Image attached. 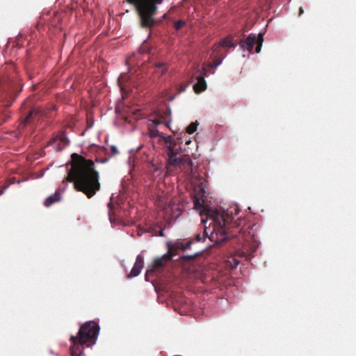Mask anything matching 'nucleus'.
<instances>
[{
    "instance_id": "nucleus-32",
    "label": "nucleus",
    "mask_w": 356,
    "mask_h": 356,
    "mask_svg": "<svg viewBox=\"0 0 356 356\" xmlns=\"http://www.w3.org/2000/svg\"><path fill=\"white\" fill-rule=\"evenodd\" d=\"M170 170V169H167V173H169Z\"/></svg>"
},
{
    "instance_id": "nucleus-5",
    "label": "nucleus",
    "mask_w": 356,
    "mask_h": 356,
    "mask_svg": "<svg viewBox=\"0 0 356 356\" xmlns=\"http://www.w3.org/2000/svg\"><path fill=\"white\" fill-rule=\"evenodd\" d=\"M19 89V84L10 77H0V102L3 106L9 107L15 100Z\"/></svg>"
},
{
    "instance_id": "nucleus-15",
    "label": "nucleus",
    "mask_w": 356,
    "mask_h": 356,
    "mask_svg": "<svg viewBox=\"0 0 356 356\" xmlns=\"http://www.w3.org/2000/svg\"><path fill=\"white\" fill-rule=\"evenodd\" d=\"M65 190V186L61 188V187H59L58 189L52 195H49L44 201V206L47 207H50L55 202H57L60 200L61 195H60V191Z\"/></svg>"
},
{
    "instance_id": "nucleus-30",
    "label": "nucleus",
    "mask_w": 356,
    "mask_h": 356,
    "mask_svg": "<svg viewBox=\"0 0 356 356\" xmlns=\"http://www.w3.org/2000/svg\"><path fill=\"white\" fill-rule=\"evenodd\" d=\"M234 266H236L239 264V261L236 260V259H234Z\"/></svg>"
},
{
    "instance_id": "nucleus-3",
    "label": "nucleus",
    "mask_w": 356,
    "mask_h": 356,
    "mask_svg": "<svg viewBox=\"0 0 356 356\" xmlns=\"http://www.w3.org/2000/svg\"><path fill=\"white\" fill-rule=\"evenodd\" d=\"M99 330V325L94 321L83 323L79 327L77 335L70 336V341L72 345L70 347V353H72V350H75L77 348L81 353H84L83 346L90 347L96 343Z\"/></svg>"
},
{
    "instance_id": "nucleus-9",
    "label": "nucleus",
    "mask_w": 356,
    "mask_h": 356,
    "mask_svg": "<svg viewBox=\"0 0 356 356\" xmlns=\"http://www.w3.org/2000/svg\"><path fill=\"white\" fill-rule=\"evenodd\" d=\"M166 145V155L170 162H175L174 155L179 154V147H177V142L171 136H165L163 134L160 136Z\"/></svg>"
},
{
    "instance_id": "nucleus-11",
    "label": "nucleus",
    "mask_w": 356,
    "mask_h": 356,
    "mask_svg": "<svg viewBox=\"0 0 356 356\" xmlns=\"http://www.w3.org/2000/svg\"><path fill=\"white\" fill-rule=\"evenodd\" d=\"M69 144V140L64 131L55 135L49 142V145L53 146L56 151H61Z\"/></svg>"
},
{
    "instance_id": "nucleus-31",
    "label": "nucleus",
    "mask_w": 356,
    "mask_h": 356,
    "mask_svg": "<svg viewBox=\"0 0 356 356\" xmlns=\"http://www.w3.org/2000/svg\"><path fill=\"white\" fill-rule=\"evenodd\" d=\"M167 15H167L166 13H165V14H164V15H163V19H165V18L167 17Z\"/></svg>"
},
{
    "instance_id": "nucleus-29",
    "label": "nucleus",
    "mask_w": 356,
    "mask_h": 356,
    "mask_svg": "<svg viewBox=\"0 0 356 356\" xmlns=\"http://www.w3.org/2000/svg\"><path fill=\"white\" fill-rule=\"evenodd\" d=\"M303 13H304V10H303L302 7H300V8H299V13H298V15H299V16H300L301 15H302V14H303Z\"/></svg>"
},
{
    "instance_id": "nucleus-14",
    "label": "nucleus",
    "mask_w": 356,
    "mask_h": 356,
    "mask_svg": "<svg viewBox=\"0 0 356 356\" xmlns=\"http://www.w3.org/2000/svg\"><path fill=\"white\" fill-rule=\"evenodd\" d=\"M143 264L144 260L143 256L140 254L138 255L131 273L129 275V277H132L138 276L143 268Z\"/></svg>"
},
{
    "instance_id": "nucleus-17",
    "label": "nucleus",
    "mask_w": 356,
    "mask_h": 356,
    "mask_svg": "<svg viewBox=\"0 0 356 356\" xmlns=\"http://www.w3.org/2000/svg\"><path fill=\"white\" fill-rule=\"evenodd\" d=\"M165 117L166 114H157L154 119L150 120V122H152L153 125L156 127L161 124H164L169 127V122L166 121Z\"/></svg>"
},
{
    "instance_id": "nucleus-27",
    "label": "nucleus",
    "mask_w": 356,
    "mask_h": 356,
    "mask_svg": "<svg viewBox=\"0 0 356 356\" xmlns=\"http://www.w3.org/2000/svg\"><path fill=\"white\" fill-rule=\"evenodd\" d=\"M194 204H195V207H203V206H202V204H201L200 203L199 200H198V199H197V198L195 200V201H194Z\"/></svg>"
},
{
    "instance_id": "nucleus-1",
    "label": "nucleus",
    "mask_w": 356,
    "mask_h": 356,
    "mask_svg": "<svg viewBox=\"0 0 356 356\" xmlns=\"http://www.w3.org/2000/svg\"><path fill=\"white\" fill-rule=\"evenodd\" d=\"M70 168L63 184L71 182L76 191L82 192L88 198L93 197L100 190L99 174L91 159L73 153L70 161Z\"/></svg>"
},
{
    "instance_id": "nucleus-20",
    "label": "nucleus",
    "mask_w": 356,
    "mask_h": 356,
    "mask_svg": "<svg viewBox=\"0 0 356 356\" xmlns=\"http://www.w3.org/2000/svg\"><path fill=\"white\" fill-rule=\"evenodd\" d=\"M247 229H249L248 232L243 230V228L241 229L238 232L239 234V236H241V237L243 238L245 241H248L252 239V237L253 236L254 234L251 233L252 229L250 228V226H248Z\"/></svg>"
},
{
    "instance_id": "nucleus-21",
    "label": "nucleus",
    "mask_w": 356,
    "mask_h": 356,
    "mask_svg": "<svg viewBox=\"0 0 356 356\" xmlns=\"http://www.w3.org/2000/svg\"><path fill=\"white\" fill-rule=\"evenodd\" d=\"M148 129H149V136L152 138H155V137H157V136H161V134H162L156 128V126H152V125L149 124V127H148Z\"/></svg>"
},
{
    "instance_id": "nucleus-12",
    "label": "nucleus",
    "mask_w": 356,
    "mask_h": 356,
    "mask_svg": "<svg viewBox=\"0 0 356 356\" xmlns=\"http://www.w3.org/2000/svg\"><path fill=\"white\" fill-rule=\"evenodd\" d=\"M234 37L231 35L222 39L218 44L213 46V51L215 54H220L221 52V47L234 48L236 44L233 42Z\"/></svg>"
},
{
    "instance_id": "nucleus-8",
    "label": "nucleus",
    "mask_w": 356,
    "mask_h": 356,
    "mask_svg": "<svg viewBox=\"0 0 356 356\" xmlns=\"http://www.w3.org/2000/svg\"><path fill=\"white\" fill-rule=\"evenodd\" d=\"M173 258L172 253H171V250L168 248V252L163 254L162 257L156 258L152 264V266L147 270L146 272V277L149 275H152L155 270L161 271L164 268V266L170 262Z\"/></svg>"
},
{
    "instance_id": "nucleus-19",
    "label": "nucleus",
    "mask_w": 356,
    "mask_h": 356,
    "mask_svg": "<svg viewBox=\"0 0 356 356\" xmlns=\"http://www.w3.org/2000/svg\"><path fill=\"white\" fill-rule=\"evenodd\" d=\"M43 115H44V112L42 109H39V108L33 109L31 111H30L29 114L25 118L23 123L25 125L26 124L31 122V120H33V118L35 115L42 116Z\"/></svg>"
},
{
    "instance_id": "nucleus-6",
    "label": "nucleus",
    "mask_w": 356,
    "mask_h": 356,
    "mask_svg": "<svg viewBox=\"0 0 356 356\" xmlns=\"http://www.w3.org/2000/svg\"><path fill=\"white\" fill-rule=\"evenodd\" d=\"M263 42L264 34L262 33H259L258 35L251 33L245 39L239 42V46L242 50H247L251 53L254 45L256 44L255 52L258 54L261 51Z\"/></svg>"
},
{
    "instance_id": "nucleus-2",
    "label": "nucleus",
    "mask_w": 356,
    "mask_h": 356,
    "mask_svg": "<svg viewBox=\"0 0 356 356\" xmlns=\"http://www.w3.org/2000/svg\"><path fill=\"white\" fill-rule=\"evenodd\" d=\"M233 219V216L224 210H207L206 219H202V222L204 224V233L196 234L195 241H201L209 237L211 241L221 243L236 236V234L229 229L236 228L239 224L236 221L232 222Z\"/></svg>"
},
{
    "instance_id": "nucleus-16",
    "label": "nucleus",
    "mask_w": 356,
    "mask_h": 356,
    "mask_svg": "<svg viewBox=\"0 0 356 356\" xmlns=\"http://www.w3.org/2000/svg\"><path fill=\"white\" fill-rule=\"evenodd\" d=\"M216 55L213 57V63L211 64L208 65L205 67L207 68V72L209 73L213 74L214 70H211V69L213 67H216L220 64H221L222 60V53L220 52V54H216Z\"/></svg>"
},
{
    "instance_id": "nucleus-26",
    "label": "nucleus",
    "mask_w": 356,
    "mask_h": 356,
    "mask_svg": "<svg viewBox=\"0 0 356 356\" xmlns=\"http://www.w3.org/2000/svg\"><path fill=\"white\" fill-rule=\"evenodd\" d=\"M111 154L112 155H115V154H117L118 153V150L117 147H115V146H111Z\"/></svg>"
},
{
    "instance_id": "nucleus-10",
    "label": "nucleus",
    "mask_w": 356,
    "mask_h": 356,
    "mask_svg": "<svg viewBox=\"0 0 356 356\" xmlns=\"http://www.w3.org/2000/svg\"><path fill=\"white\" fill-rule=\"evenodd\" d=\"M207 67H203L202 71L197 70L195 72V76L197 80V83L194 85V90L196 93H200L207 89V83L205 81V76H207Z\"/></svg>"
},
{
    "instance_id": "nucleus-18",
    "label": "nucleus",
    "mask_w": 356,
    "mask_h": 356,
    "mask_svg": "<svg viewBox=\"0 0 356 356\" xmlns=\"http://www.w3.org/2000/svg\"><path fill=\"white\" fill-rule=\"evenodd\" d=\"M155 73L158 74L159 76H163L165 74L168 70L167 64L163 62H158L154 63Z\"/></svg>"
},
{
    "instance_id": "nucleus-23",
    "label": "nucleus",
    "mask_w": 356,
    "mask_h": 356,
    "mask_svg": "<svg viewBox=\"0 0 356 356\" xmlns=\"http://www.w3.org/2000/svg\"><path fill=\"white\" fill-rule=\"evenodd\" d=\"M185 24H186V21L181 19V20L175 22L174 27L177 31H178V30L181 29Z\"/></svg>"
},
{
    "instance_id": "nucleus-25",
    "label": "nucleus",
    "mask_w": 356,
    "mask_h": 356,
    "mask_svg": "<svg viewBox=\"0 0 356 356\" xmlns=\"http://www.w3.org/2000/svg\"><path fill=\"white\" fill-rule=\"evenodd\" d=\"M196 255H197V253H195L193 254H186V255L182 256V258L186 260H192V259H195Z\"/></svg>"
},
{
    "instance_id": "nucleus-13",
    "label": "nucleus",
    "mask_w": 356,
    "mask_h": 356,
    "mask_svg": "<svg viewBox=\"0 0 356 356\" xmlns=\"http://www.w3.org/2000/svg\"><path fill=\"white\" fill-rule=\"evenodd\" d=\"M191 245V241H176L173 244H168V248L169 250H171V253H172L173 257L177 254V251L181 250L183 251L189 249Z\"/></svg>"
},
{
    "instance_id": "nucleus-22",
    "label": "nucleus",
    "mask_w": 356,
    "mask_h": 356,
    "mask_svg": "<svg viewBox=\"0 0 356 356\" xmlns=\"http://www.w3.org/2000/svg\"><path fill=\"white\" fill-rule=\"evenodd\" d=\"M198 125V122L196 121L195 122H191L186 128V131L188 134H193L196 130Z\"/></svg>"
},
{
    "instance_id": "nucleus-7",
    "label": "nucleus",
    "mask_w": 356,
    "mask_h": 356,
    "mask_svg": "<svg viewBox=\"0 0 356 356\" xmlns=\"http://www.w3.org/2000/svg\"><path fill=\"white\" fill-rule=\"evenodd\" d=\"M175 162H170L168 159V165L178 166L179 169L187 175H191L193 172V162L188 155L178 156V154L174 155Z\"/></svg>"
},
{
    "instance_id": "nucleus-28",
    "label": "nucleus",
    "mask_w": 356,
    "mask_h": 356,
    "mask_svg": "<svg viewBox=\"0 0 356 356\" xmlns=\"http://www.w3.org/2000/svg\"><path fill=\"white\" fill-rule=\"evenodd\" d=\"M8 186H6L2 189H0V195H1L4 193V191L8 188Z\"/></svg>"
},
{
    "instance_id": "nucleus-34",
    "label": "nucleus",
    "mask_w": 356,
    "mask_h": 356,
    "mask_svg": "<svg viewBox=\"0 0 356 356\" xmlns=\"http://www.w3.org/2000/svg\"><path fill=\"white\" fill-rule=\"evenodd\" d=\"M160 234H161V236H163V232H162V231L161 232Z\"/></svg>"
},
{
    "instance_id": "nucleus-33",
    "label": "nucleus",
    "mask_w": 356,
    "mask_h": 356,
    "mask_svg": "<svg viewBox=\"0 0 356 356\" xmlns=\"http://www.w3.org/2000/svg\"><path fill=\"white\" fill-rule=\"evenodd\" d=\"M6 119H5V120H4L3 121H2V122H0V124H1V123H3V122H6Z\"/></svg>"
},
{
    "instance_id": "nucleus-4",
    "label": "nucleus",
    "mask_w": 356,
    "mask_h": 356,
    "mask_svg": "<svg viewBox=\"0 0 356 356\" xmlns=\"http://www.w3.org/2000/svg\"><path fill=\"white\" fill-rule=\"evenodd\" d=\"M135 6L138 13L140 24L143 28L151 29L156 23L154 16L158 11V6L163 0H127Z\"/></svg>"
},
{
    "instance_id": "nucleus-24",
    "label": "nucleus",
    "mask_w": 356,
    "mask_h": 356,
    "mask_svg": "<svg viewBox=\"0 0 356 356\" xmlns=\"http://www.w3.org/2000/svg\"><path fill=\"white\" fill-rule=\"evenodd\" d=\"M70 356H85V353H81V350L75 349V350H72V353H70Z\"/></svg>"
}]
</instances>
